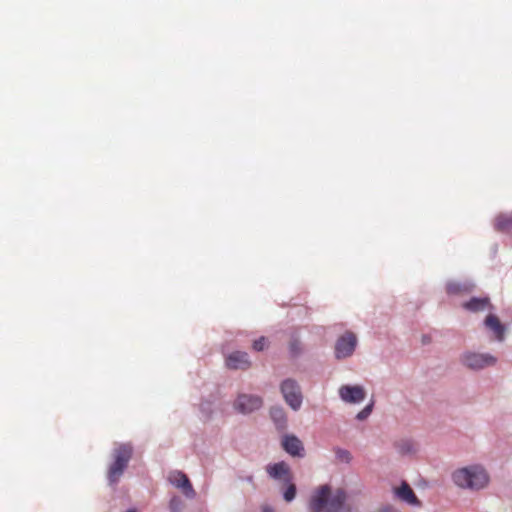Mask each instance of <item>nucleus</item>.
<instances>
[{
	"instance_id": "27",
	"label": "nucleus",
	"mask_w": 512,
	"mask_h": 512,
	"mask_svg": "<svg viewBox=\"0 0 512 512\" xmlns=\"http://www.w3.org/2000/svg\"><path fill=\"white\" fill-rule=\"evenodd\" d=\"M126 512H136V510L135 509H129Z\"/></svg>"
},
{
	"instance_id": "17",
	"label": "nucleus",
	"mask_w": 512,
	"mask_h": 512,
	"mask_svg": "<svg viewBox=\"0 0 512 512\" xmlns=\"http://www.w3.org/2000/svg\"><path fill=\"white\" fill-rule=\"evenodd\" d=\"M473 285L460 282H450L446 286V291L450 295L468 293L472 290Z\"/></svg>"
},
{
	"instance_id": "14",
	"label": "nucleus",
	"mask_w": 512,
	"mask_h": 512,
	"mask_svg": "<svg viewBox=\"0 0 512 512\" xmlns=\"http://www.w3.org/2000/svg\"><path fill=\"white\" fill-rule=\"evenodd\" d=\"M485 325L494 334L498 341H503L505 335V327L501 324L497 316L489 314L485 319Z\"/></svg>"
},
{
	"instance_id": "5",
	"label": "nucleus",
	"mask_w": 512,
	"mask_h": 512,
	"mask_svg": "<svg viewBox=\"0 0 512 512\" xmlns=\"http://www.w3.org/2000/svg\"><path fill=\"white\" fill-rule=\"evenodd\" d=\"M357 345L356 335L347 331L340 336L335 343V356L337 359H343L351 356Z\"/></svg>"
},
{
	"instance_id": "3",
	"label": "nucleus",
	"mask_w": 512,
	"mask_h": 512,
	"mask_svg": "<svg viewBox=\"0 0 512 512\" xmlns=\"http://www.w3.org/2000/svg\"><path fill=\"white\" fill-rule=\"evenodd\" d=\"M132 452L133 449L129 444H121L114 450V461L108 471V480L111 484L119 481L132 457Z\"/></svg>"
},
{
	"instance_id": "26",
	"label": "nucleus",
	"mask_w": 512,
	"mask_h": 512,
	"mask_svg": "<svg viewBox=\"0 0 512 512\" xmlns=\"http://www.w3.org/2000/svg\"><path fill=\"white\" fill-rule=\"evenodd\" d=\"M247 481H248V482H250V483H252V482H253V476H248V477H247Z\"/></svg>"
},
{
	"instance_id": "9",
	"label": "nucleus",
	"mask_w": 512,
	"mask_h": 512,
	"mask_svg": "<svg viewBox=\"0 0 512 512\" xmlns=\"http://www.w3.org/2000/svg\"><path fill=\"white\" fill-rule=\"evenodd\" d=\"M341 399L348 403H359L364 400L366 393L359 385H343L339 389Z\"/></svg>"
},
{
	"instance_id": "4",
	"label": "nucleus",
	"mask_w": 512,
	"mask_h": 512,
	"mask_svg": "<svg viewBox=\"0 0 512 512\" xmlns=\"http://www.w3.org/2000/svg\"><path fill=\"white\" fill-rule=\"evenodd\" d=\"M281 392L286 403L293 409L298 410L302 405V394L298 384L292 379H286L281 384Z\"/></svg>"
},
{
	"instance_id": "15",
	"label": "nucleus",
	"mask_w": 512,
	"mask_h": 512,
	"mask_svg": "<svg viewBox=\"0 0 512 512\" xmlns=\"http://www.w3.org/2000/svg\"><path fill=\"white\" fill-rule=\"evenodd\" d=\"M494 228L502 233H512V212L497 215L494 219Z\"/></svg>"
},
{
	"instance_id": "16",
	"label": "nucleus",
	"mask_w": 512,
	"mask_h": 512,
	"mask_svg": "<svg viewBox=\"0 0 512 512\" xmlns=\"http://www.w3.org/2000/svg\"><path fill=\"white\" fill-rule=\"evenodd\" d=\"M463 307L471 312H480L490 308L489 298H471L463 304Z\"/></svg>"
},
{
	"instance_id": "12",
	"label": "nucleus",
	"mask_w": 512,
	"mask_h": 512,
	"mask_svg": "<svg viewBox=\"0 0 512 512\" xmlns=\"http://www.w3.org/2000/svg\"><path fill=\"white\" fill-rule=\"evenodd\" d=\"M268 475L276 480H282L283 482L292 481V475L288 464L281 461L266 467Z\"/></svg>"
},
{
	"instance_id": "25",
	"label": "nucleus",
	"mask_w": 512,
	"mask_h": 512,
	"mask_svg": "<svg viewBox=\"0 0 512 512\" xmlns=\"http://www.w3.org/2000/svg\"><path fill=\"white\" fill-rule=\"evenodd\" d=\"M291 351L292 352L296 351V345L294 343L291 344Z\"/></svg>"
},
{
	"instance_id": "8",
	"label": "nucleus",
	"mask_w": 512,
	"mask_h": 512,
	"mask_svg": "<svg viewBox=\"0 0 512 512\" xmlns=\"http://www.w3.org/2000/svg\"><path fill=\"white\" fill-rule=\"evenodd\" d=\"M225 364L231 370H247L251 366V361L246 352L234 351L226 357Z\"/></svg>"
},
{
	"instance_id": "23",
	"label": "nucleus",
	"mask_w": 512,
	"mask_h": 512,
	"mask_svg": "<svg viewBox=\"0 0 512 512\" xmlns=\"http://www.w3.org/2000/svg\"><path fill=\"white\" fill-rule=\"evenodd\" d=\"M175 506H177V503H176V499H172L171 502H170V507L171 509H175Z\"/></svg>"
},
{
	"instance_id": "11",
	"label": "nucleus",
	"mask_w": 512,
	"mask_h": 512,
	"mask_svg": "<svg viewBox=\"0 0 512 512\" xmlns=\"http://www.w3.org/2000/svg\"><path fill=\"white\" fill-rule=\"evenodd\" d=\"M282 447L294 457H303L305 454L303 443L295 435H285L282 439Z\"/></svg>"
},
{
	"instance_id": "10",
	"label": "nucleus",
	"mask_w": 512,
	"mask_h": 512,
	"mask_svg": "<svg viewBox=\"0 0 512 512\" xmlns=\"http://www.w3.org/2000/svg\"><path fill=\"white\" fill-rule=\"evenodd\" d=\"M169 481L172 485L177 488L182 489V492L185 496L189 498H193L195 496V491L187 477L186 474L180 471L171 472L169 475Z\"/></svg>"
},
{
	"instance_id": "24",
	"label": "nucleus",
	"mask_w": 512,
	"mask_h": 512,
	"mask_svg": "<svg viewBox=\"0 0 512 512\" xmlns=\"http://www.w3.org/2000/svg\"><path fill=\"white\" fill-rule=\"evenodd\" d=\"M262 512H274L272 508L268 507V506H264L262 508Z\"/></svg>"
},
{
	"instance_id": "18",
	"label": "nucleus",
	"mask_w": 512,
	"mask_h": 512,
	"mask_svg": "<svg viewBox=\"0 0 512 512\" xmlns=\"http://www.w3.org/2000/svg\"><path fill=\"white\" fill-rule=\"evenodd\" d=\"M270 415L272 417V419L275 421V423L278 425V426H284L285 423H286V416H285V412L282 408L280 407H274L270 410Z\"/></svg>"
},
{
	"instance_id": "20",
	"label": "nucleus",
	"mask_w": 512,
	"mask_h": 512,
	"mask_svg": "<svg viewBox=\"0 0 512 512\" xmlns=\"http://www.w3.org/2000/svg\"><path fill=\"white\" fill-rule=\"evenodd\" d=\"M267 345H268L267 339L264 336H261L259 339L255 340L253 342L252 347L255 351L260 352V351H263L267 347Z\"/></svg>"
},
{
	"instance_id": "7",
	"label": "nucleus",
	"mask_w": 512,
	"mask_h": 512,
	"mask_svg": "<svg viewBox=\"0 0 512 512\" xmlns=\"http://www.w3.org/2000/svg\"><path fill=\"white\" fill-rule=\"evenodd\" d=\"M262 404V398L259 396L240 394L234 403V407L237 411L243 414H248L259 409Z\"/></svg>"
},
{
	"instance_id": "6",
	"label": "nucleus",
	"mask_w": 512,
	"mask_h": 512,
	"mask_svg": "<svg viewBox=\"0 0 512 512\" xmlns=\"http://www.w3.org/2000/svg\"><path fill=\"white\" fill-rule=\"evenodd\" d=\"M461 361L466 367L477 370L488 366H493L497 360L490 354L467 352L463 354Z\"/></svg>"
},
{
	"instance_id": "21",
	"label": "nucleus",
	"mask_w": 512,
	"mask_h": 512,
	"mask_svg": "<svg viewBox=\"0 0 512 512\" xmlns=\"http://www.w3.org/2000/svg\"><path fill=\"white\" fill-rule=\"evenodd\" d=\"M372 407H373V403H370L369 405H367L363 410H361L358 414H357V419L358 420H364L366 419L371 411H372Z\"/></svg>"
},
{
	"instance_id": "2",
	"label": "nucleus",
	"mask_w": 512,
	"mask_h": 512,
	"mask_svg": "<svg viewBox=\"0 0 512 512\" xmlns=\"http://www.w3.org/2000/svg\"><path fill=\"white\" fill-rule=\"evenodd\" d=\"M452 478L458 487L472 490L484 488L489 481L487 472L479 465L458 469L453 473Z\"/></svg>"
},
{
	"instance_id": "13",
	"label": "nucleus",
	"mask_w": 512,
	"mask_h": 512,
	"mask_svg": "<svg viewBox=\"0 0 512 512\" xmlns=\"http://www.w3.org/2000/svg\"><path fill=\"white\" fill-rule=\"evenodd\" d=\"M395 493L399 499L410 505H420V501L416 497L414 491L406 482H403L401 486L395 490Z\"/></svg>"
},
{
	"instance_id": "1",
	"label": "nucleus",
	"mask_w": 512,
	"mask_h": 512,
	"mask_svg": "<svg viewBox=\"0 0 512 512\" xmlns=\"http://www.w3.org/2000/svg\"><path fill=\"white\" fill-rule=\"evenodd\" d=\"M346 493L342 489L332 491L330 486L322 485L314 491L309 502L310 512H350L345 504Z\"/></svg>"
},
{
	"instance_id": "22",
	"label": "nucleus",
	"mask_w": 512,
	"mask_h": 512,
	"mask_svg": "<svg viewBox=\"0 0 512 512\" xmlns=\"http://www.w3.org/2000/svg\"><path fill=\"white\" fill-rule=\"evenodd\" d=\"M336 456L339 460L344 461V462H349L351 459L349 451L343 450V449H337Z\"/></svg>"
},
{
	"instance_id": "19",
	"label": "nucleus",
	"mask_w": 512,
	"mask_h": 512,
	"mask_svg": "<svg viewBox=\"0 0 512 512\" xmlns=\"http://www.w3.org/2000/svg\"><path fill=\"white\" fill-rule=\"evenodd\" d=\"M288 484L287 488L283 492V498L287 502H291L296 496V486L292 481L286 482Z\"/></svg>"
}]
</instances>
